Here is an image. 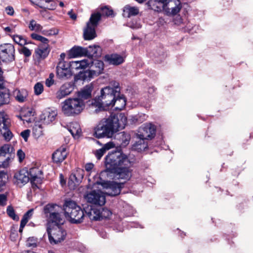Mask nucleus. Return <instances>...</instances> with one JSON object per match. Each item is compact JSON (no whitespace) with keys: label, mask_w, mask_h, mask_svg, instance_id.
I'll use <instances>...</instances> for the list:
<instances>
[{"label":"nucleus","mask_w":253,"mask_h":253,"mask_svg":"<svg viewBox=\"0 0 253 253\" xmlns=\"http://www.w3.org/2000/svg\"><path fill=\"white\" fill-rule=\"evenodd\" d=\"M62 113L67 117H75L80 114L85 108L84 103L79 98L70 97L61 104Z\"/></svg>","instance_id":"4"},{"label":"nucleus","mask_w":253,"mask_h":253,"mask_svg":"<svg viewBox=\"0 0 253 253\" xmlns=\"http://www.w3.org/2000/svg\"><path fill=\"white\" fill-rule=\"evenodd\" d=\"M78 61L80 63L82 69H84L87 67H89L90 63V61H89L88 59L78 60Z\"/></svg>","instance_id":"49"},{"label":"nucleus","mask_w":253,"mask_h":253,"mask_svg":"<svg viewBox=\"0 0 253 253\" xmlns=\"http://www.w3.org/2000/svg\"><path fill=\"white\" fill-rule=\"evenodd\" d=\"M33 112L31 109H27L22 110L20 115L17 117L23 122L31 123L33 121Z\"/></svg>","instance_id":"31"},{"label":"nucleus","mask_w":253,"mask_h":253,"mask_svg":"<svg viewBox=\"0 0 253 253\" xmlns=\"http://www.w3.org/2000/svg\"><path fill=\"white\" fill-rule=\"evenodd\" d=\"M85 48L86 50V56L89 58L97 57L101 54V49L98 45H90Z\"/></svg>","instance_id":"29"},{"label":"nucleus","mask_w":253,"mask_h":253,"mask_svg":"<svg viewBox=\"0 0 253 253\" xmlns=\"http://www.w3.org/2000/svg\"><path fill=\"white\" fill-rule=\"evenodd\" d=\"M73 91V87L69 84H63L56 92V97L61 99L69 95Z\"/></svg>","instance_id":"27"},{"label":"nucleus","mask_w":253,"mask_h":253,"mask_svg":"<svg viewBox=\"0 0 253 253\" xmlns=\"http://www.w3.org/2000/svg\"><path fill=\"white\" fill-rule=\"evenodd\" d=\"M89 70L79 74L80 78L84 81H89L94 77L102 73L104 69L103 62L99 60H90Z\"/></svg>","instance_id":"8"},{"label":"nucleus","mask_w":253,"mask_h":253,"mask_svg":"<svg viewBox=\"0 0 253 253\" xmlns=\"http://www.w3.org/2000/svg\"><path fill=\"white\" fill-rule=\"evenodd\" d=\"M6 211L8 216L13 220H18L19 219V217L15 214L14 210L12 207L8 206L7 208Z\"/></svg>","instance_id":"45"},{"label":"nucleus","mask_w":253,"mask_h":253,"mask_svg":"<svg viewBox=\"0 0 253 253\" xmlns=\"http://www.w3.org/2000/svg\"><path fill=\"white\" fill-rule=\"evenodd\" d=\"M28 176L32 185L38 187L37 184H40L42 181V171L38 168H31L28 171Z\"/></svg>","instance_id":"17"},{"label":"nucleus","mask_w":253,"mask_h":253,"mask_svg":"<svg viewBox=\"0 0 253 253\" xmlns=\"http://www.w3.org/2000/svg\"><path fill=\"white\" fill-rule=\"evenodd\" d=\"M86 50L85 48L81 46H74L69 51V55L71 57L86 56Z\"/></svg>","instance_id":"32"},{"label":"nucleus","mask_w":253,"mask_h":253,"mask_svg":"<svg viewBox=\"0 0 253 253\" xmlns=\"http://www.w3.org/2000/svg\"><path fill=\"white\" fill-rule=\"evenodd\" d=\"M15 48L10 43L0 45V58L3 61L9 62L14 60Z\"/></svg>","instance_id":"13"},{"label":"nucleus","mask_w":253,"mask_h":253,"mask_svg":"<svg viewBox=\"0 0 253 253\" xmlns=\"http://www.w3.org/2000/svg\"><path fill=\"white\" fill-rule=\"evenodd\" d=\"M29 28L30 30L35 31H40L42 29V26L40 24L37 23L34 20L30 21Z\"/></svg>","instance_id":"41"},{"label":"nucleus","mask_w":253,"mask_h":253,"mask_svg":"<svg viewBox=\"0 0 253 253\" xmlns=\"http://www.w3.org/2000/svg\"><path fill=\"white\" fill-rule=\"evenodd\" d=\"M4 30L6 32H11L12 30L9 27H7L4 28Z\"/></svg>","instance_id":"63"},{"label":"nucleus","mask_w":253,"mask_h":253,"mask_svg":"<svg viewBox=\"0 0 253 253\" xmlns=\"http://www.w3.org/2000/svg\"><path fill=\"white\" fill-rule=\"evenodd\" d=\"M105 59L110 64L119 65L124 62L125 57L119 54H113L106 55Z\"/></svg>","instance_id":"28"},{"label":"nucleus","mask_w":253,"mask_h":253,"mask_svg":"<svg viewBox=\"0 0 253 253\" xmlns=\"http://www.w3.org/2000/svg\"><path fill=\"white\" fill-rule=\"evenodd\" d=\"M84 198L88 203L95 205L103 206L106 202L105 194L99 190H94L87 193Z\"/></svg>","instance_id":"11"},{"label":"nucleus","mask_w":253,"mask_h":253,"mask_svg":"<svg viewBox=\"0 0 253 253\" xmlns=\"http://www.w3.org/2000/svg\"><path fill=\"white\" fill-rule=\"evenodd\" d=\"M30 180V176H28V170L26 169H22L16 172L14 175V182L18 185H23Z\"/></svg>","instance_id":"18"},{"label":"nucleus","mask_w":253,"mask_h":253,"mask_svg":"<svg viewBox=\"0 0 253 253\" xmlns=\"http://www.w3.org/2000/svg\"><path fill=\"white\" fill-rule=\"evenodd\" d=\"M120 94L119 83L114 82L113 87L106 86L100 90V95L90 101L89 105L95 108L97 113L106 110L113 103L115 98Z\"/></svg>","instance_id":"3"},{"label":"nucleus","mask_w":253,"mask_h":253,"mask_svg":"<svg viewBox=\"0 0 253 253\" xmlns=\"http://www.w3.org/2000/svg\"><path fill=\"white\" fill-rule=\"evenodd\" d=\"M66 56V54L64 53H62L60 55L59 63L62 62L63 65L65 64L64 59Z\"/></svg>","instance_id":"60"},{"label":"nucleus","mask_w":253,"mask_h":253,"mask_svg":"<svg viewBox=\"0 0 253 253\" xmlns=\"http://www.w3.org/2000/svg\"><path fill=\"white\" fill-rule=\"evenodd\" d=\"M17 157H18L19 162H22L25 158V153L21 150H19L17 153Z\"/></svg>","instance_id":"56"},{"label":"nucleus","mask_w":253,"mask_h":253,"mask_svg":"<svg viewBox=\"0 0 253 253\" xmlns=\"http://www.w3.org/2000/svg\"><path fill=\"white\" fill-rule=\"evenodd\" d=\"M70 67L72 69H75V70L82 69L78 60L72 61L70 62Z\"/></svg>","instance_id":"50"},{"label":"nucleus","mask_w":253,"mask_h":253,"mask_svg":"<svg viewBox=\"0 0 253 253\" xmlns=\"http://www.w3.org/2000/svg\"><path fill=\"white\" fill-rule=\"evenodd\" d=\"M48 44H40L35 49V54L36 57L39 59H43L46 58L49 53Z\"/></svg>","instance_id":"24"},{"label":"nucleus","mask_w":253,"mask_h":253,"mask_svg":"<svg viewBox=\"0 0 253 253\" xmlns=\"http://www.w3.org/2000/svg\"><path fill=\"white\" fill-rule=\"evenodd\" d=\"M33 3L40 7L49 10H54L56 7V3L54 0H30Z\"/></svg>","instance_id":"23"},{"label":"nucleus","mask_w":253,"mask_h":253,"mask_svg":"<svg viewBox=\"0 0 253 253\" xmlns=\"http://www.w3.org/2000/svg\"><path fill=\"white\" fill-rule=\"evenodd\" d=\"M56 70L57 76L59 79L65 80L71 76L70 69L68 65H63L62 62L58 63Z\"/></svg>","instance_id":"21"},{"label":"nucleus","mask_w":253,"mask_h":253,"mask_svg":"<svg viewBox=\"0 0 253 253\" xmlns=\"http://www.w3.org/2000/svg\"><path fill=\"white\" fill-rule=\"evenodd\" d=\"M7 179V175L6 172L3 170L0 171V185L3 186Z\"/></svg>","instance_id":"47"},{"label":"nucleus","mask_w":253,"mask_h":253,"mask_svg":"<svg viewBox=\"0 0 253 253\" xmlns=\"http://www.w3.org/2000/svg\"><path fill=\"white\" fill-rule=\"evenodd\" d=\"M61 210V208L56 204H48L44 207V212L48 219L47 226L49 224L52 226L54 224L60 225L63 223L60 213Z\"/></svg>","instance_id":"6"},{"label":"nucleus","mask_w":253,"mask_h":253,"mask_svg":"<svg viewBox=\"0 0 253 253\" xmlns=\"http://www.w3.org/2000/svg\"><path fill=\"white\" fill-rule=\"evenodd\" d=\"M105 166L117 179L128 180L131 176V162L126 155L119 151L109 153L106 156Z\"/></svg>","instance_id":"1"},{"label":"nucleus","mask_w":253,"mask_h":253,"mask_svg":"<svg viewBox=\"0 0 253 253\" xmlns=\"http://www.w3.org/2000/svg\"><path fill=\"white\" fill-rule=\"evenodd\" d=\"M94 166L92 163H87L85 165L84 169L89 174H90L94 168Z\"/></svg>","instance_id":"55"},{"label":"nucleus","mask_w":253,"mask_h":253,"mask_svg":"<svg viewBox=\"0 0 253 253\" xmlns=\"http://www.w3.org/2000/svg\"><path fill=\"white\" fill-rule=\"evenodd\" d=\"M43 91V85L41 83H37L34 86V92L36 95L41 94Z\"/></svg>","instance_id":"46"},{"label":"nucleus","mask_w":253,"mask_h":253,"mask_svg":"<svg viewBox=\"0 0 253 253\" xmlns=\"http://www.w3.org/2000/svg\"><path fill=\"white\" fill-rule=\"evenodd\" d=\"M5 11L8 15H13L14 12L12 6H7L5 8Z\"/></svg>","instance_id":"58"},{"label":"nucleus","mask_w":253,"mask_h":253,"mask_svg":"<svg viewBox=\"0 0 253 253\" xmlns=\"http://www.w3.org/2000/svg\"><path fill=\"white\" fill-rule=\"evenodd\" d=\"M27 222H28L27 221H26V220H24L22 218L21 220V223H20V227H21V228H23Z\"/></svg>","instance_id":"62"},{"label":"nucleus","mask_w":253,"mask_h":253,"mask_svg":"<svg viewBox=\"0 0 253 253\" xmlns=\"http://www.w3.org/2000/svg\"><path fill=\"white\" fill-rule=\"evenodd\" d=\"M6 197L4 194H0V205L4 206L6 204Z\"/></svg>","instance_id":"57"},{"label":"nucleus","mask_w":253,"mask_h":253,"mask_svg":"<svg viewBox=\"0 0 253 253\" xmlns=\"http://www.w3.org/2000/svg\"><path fill=\"white\" fill-rule=\"evenodd\" d=\"M12 38L15 43L24 46L28 44V42L25 38L23 36L18 35H14L12 36Z\"/></svg>","instance_id":"40"},{"label":"nucleus","mask_w":253,"mask_h":253,"mask_svg":"<svg viewBox=\"0 0 253 253\" xmlns=\"http://www.w3.org/2000/svg\"><path fill=\"white\" fill-rule=\"evenodd\" d=\"M100 220L108 218L112 214L111 211L106 208H100Z\"/></svg>","instance_id":"44"},{"label":"nucleus","mask_w":253,"mask_h":253,"mask_svg":"<svg viewBox=\"0 0 253 253\" xmlns=\"http://www.w3.org/2000/svg\"><path fill=\"white\" fill-rule=\"evenodd\" d=\"M68 130L75 138H78L82 133L80 126L77 122L72 123L70 125Z\"/></svg>","instance_id":"33"},{"label":"nucleus","mask_w":253,"mask_h":253,"mask_svg":"<svg viewBox=\"0 0 253 253\" xmlns=\"http://www.w3.org/2000/svg\"><path fill=\"white\" fill-rule=\"evenodd\" d=\"M100 20V14L93 13L91 14L89 21L84 30L83 36L85 40H91L96 37L95 28Z\"/></svg>","instance_id":"9"},{"label":"nucleus","mask_w":253,"mask_h":253,"mask_svg":"<svg viewBox=\"0 0 253 253\" xmlns=\"http://www.w3.org/2000/svg\"><path fill=\"white\" fill-rule=\"evenodd\" d=\"M19 51L21 53L24 54L26 57H29L31 55V51L26 47L22 46Z\"/></svg>","instance_id":"48"},{"label":"nucleus","mask_w":253,"mask_h":253,"mask_svg":"<svg viewBox=\"0 0 253 253\" xmlns=\"http://www.w3.org/2000/svg\"><path fill=\"white\" fill-rule=\"evenodd\" d=\"M156 127L152 124H146L141 126L138 129L137 138H152L154 137Z\"/></svg>","instance_id":"14"},{"label":"nucleus","mask_w":253,"mask_h":253,"mask_svg":"<svg viewBox=\"0 0 253 253\" xmlns=\"http://www.w3.org/2000/svg\"><path fill=\"white\" fill-rule=\"evenodd\" d=\"M31 37L34 40L41 42L40 44H48V40L42 36L33 33L31 34Z\"/></svg>","instance_id":"43"},{"label":"nucleus","mask_w":253,"mask_h":253,"mask_svg":"<svg viewBox=\"0 0 253 253\" xmlns=\"http://www.w3.org/2000/svg\"><path fill=\"white\" fill-rule=\"evenodd\" d=\"M54 77V75L52 73L49 74V79H51V80H53V78Z\"/></svg>","instance_id":"64"},{"label":"nucleus","mask_w":253,"mask_h":253,"mask_svg":"<svg viewBox=\"0 0 253 253\" xmlns=\"http://www.w3.org/2000/svg\"><path fill=\"white\" fill-rule=\"evenodd\" d=\"M2 73L0 69V106L3 104L8 103L10 100L9 93L6 89L1 88L3 81Z\"/></svg>","instance_id":"26"},{"label":"nucleus","mask_w":253,"mask_h":253,"mask_svg":"<svg viewBox=\"0 0 253 253\" xmlns=\"http://www.w3.org/2000/svg\"><path fill=\"white\" fill-rule=\"evenodd\" d=\"M47 232L49 241L52 245H56L62 242L65 240L67 235L66 231L58 224H54L52 226V225L49 224L47 226Z\"/></svg>","instance_id":"7"},{"label":"nucleus","mask_w":253,"mask_h":253,"mask_svg":"<svg viewBox=\"0 0 253 253\" xmlns=\"http://www.w3.org/2000/svg\"><path fill=\"white\" fill-rule=\"evenodd\" d=\"M128 26L131 29H137L140 28L141 27V25L139 22L135 21H132L128 23Z\"/></svg>","instance_id":"52"},{"label":"nucleus","mask_w":253,"mask_h":253,"mask_svg":"<svg viewBox=\"0 0 253 253\" xmlns=\"http://www.w3.org/2000/svg\"><path fill=\"white\" fill-rule=\"evenodd\" d=\"M138 138L139 140L137 141L133 146V149L139 152L145 151L148 147L147 143L145 142L146 139Z\"/></svg>","instance_id":"39"},{"label":"nucleus","mask_w":253,"mask_h":253,"mask_svg":"<svg viewBox=\"0 0 253 253\" xmlns=\"http://www.w3.org/2000/svg\"><path fill=\"white\" fill-rule=\"evenodd\" d=\"M26 246L28 247H35L37 246L36 241L33 238H29L26 241Z\"/></svg>","instance_id":"51"},{"label":"nucleus","mask_w":253,"mask_h":253,"mask_svg":"<svg viewBox=\"0 0 253 253\" xmlns=\"http://www.w3.org/2000/svg\"><path fill=\"white\" fill-rule=\"evenodd\" d=\"M14 157V149L9 144L0 147V167L7 168Z\"/></svg>","instance_id":"10"},{"label":"nucleus","mask_w":253,"mask_h":253,"mask_svg":"<svg viewBox=\"0 0 253 253\" xmlns=\"http://www.w3.org/2000/svg\"><path fill=\"white\" fill-rule=\"evenodd\" d=\"M92 85L88 84L84 86L80 91H78L77 98H79L83 101L85 107V103L87 102L86 100L91 97V92L92 90Z\"/></svg>","instance_id":"20"},{"label":"nucleus","mask_w":253,"mask_h":253,"mask_svg":"<svg viewBox=\"0 0 253 253\" xmlns=\"http://www.w3.org/2000/svg\"><path fill=\"white\" fill-rule=\"evenodd\" d=\"M126 123V117L124 114L111 115L100 121L95 128L94 135L98 138L112 137L114 132L123 129Z\"/></svg>","instance_id":"2"},{"label":"nucleus","mask_w":253,"mask_h":253,"mask_svg":"<svg viewBox=\"0 0 253 253\" xmlns=\"http://www.w3.org/2000/svg\"><path fill=\"white\" fill-rule=\"evenodd\" d=\"M84 177V171L82 169L77 170L75 173H72L69 179L68 184L71 188L74 189L78 185Z\"/></svg>","instance_id":"22"},{"label":"nucleus","mask_w":253,"mask_h":253,"mask_svg":"<svg viewBox=\"0 0 253 253\" xmlns=\"http://www.w3.org/2000/svg\"><path fill=\"white\" fill-rule=\"evenodd\" d=\"M139 13V9L136 7L126 5L124 8L123 16L126 17H129L131 16H134Z\"/></svg>","instance_id":"36"},{"label":"nucleus","mask_w":253,"mask_h":253,"mask_svg":"<svg viewBox=\"0 0 253 253\" xmlns=\"http://www.w3.org/2000/svg\"><path fill=\"white\" fill-rule=\"evenodd\" d=\"M147 4L150 9L155 11H164L165 3L162 2L161 0H149Z\"/></svg>","instance_id":"30"},{"label":"nucleus","mask_w":253,"mask_h":253,"mask_svg":"<svg viewBox=\"0 0 253 253\" xmlns=\"http://www.w3.org/2000/svg\"><path fill=\"white\" fill-rule=\"evenodd\" d=\"M54 80H51V79H47L45 81V84L47 86L50 87L53 84Z\"/></svg>","instance_id":"59"},{"label":"nucleus","mask_w":253,"mask_h":253,"mask_svg":"<svg viewBox=\"0 0 253 253\" xmlns=\"http://www.w3.org/2000/svg\"><path fill=\"white\" fill-rule=\"evenodd\" d=\"M86 213L90 220H100V209L91 208L89 211H86Z\"/></svg>","instance_id":"38"},{"label":"nucleus","mask_w":253,"mask_h":253,"mask_svg":"<svg viewBox=\"0 0 253 253\" xmlns=\"http://www.w3.org/2000/svg\"><path fill=\"white\" fill-rule=\"evenodd\" d=\"M33 212V210L31 209L29 210L26 213L24 214L23 217V219L28 221L31 217L32 216Z\"/></svg>","instance_id":"54"},{"label":"nucleus","mask_w":253,"mask_h":253,"mask_svg":"<svg viewBox=\"0 0 253 253\" xmlns=\"http://www.w3.org/2000/svg\"><path fill=\"white\" fill-rule=\"evenodd\" d=\"M115 146V144L113 142H110L107 143L102 148L97 150L95 152V155L98 159H100L107 150L112 148Z\"/></svg>","instance_id":"37"},{"label":"nucleus","mask_w":253,"mask_h":253,"mask_svg":"<svg viewBox=\"0 0 253 253\" xmlns=\"http://www.w3.org/2000/svg\"><path fill=\"white\" fill-rule=\"evenodd\" d=\"M15 99L19 102H24L26 100L28 95L27 90L22 89L21 90H15L14 92Z\"/></svg>","instance_id":"35"},{"label":"nucleus","mask_w":253,"mask_h":253,"mask_svg":"<svg viewBox=\"0 0 253 253\" xmlns=\"http://www.w3.org/2000/svg\"><path fill=\"white\" fill-rule=\"evenodd\" d=\"M182 7L179 0H170L165 3L164 12L169 16L177 14Z\"/></svg>","instance_id":"16"},{"label":"nucleus","mask_w":253,"mask_h":253,"mask_svg":"<svg viewBox=\"0 0 253 253\" xmlns=\"http://www.w3.org/2000/svg\"><path fill=\"white\" fill-rule=\"evenodd\" d=\"M68 15L70 16V18L73 20H75L77 18L76 14L73 13L72 11H70L68 12Z\"/></svg>","instance_id":"61"},{"label":"nucleus","mask_w":253,"mask_h":253,"mask_svg":"<svg viewBox=\"0 0 253 253\" xmlns=\"http://www.w3.org/2000/svg\"><path fill=\"white\" fill-rule=\"evenodd\" d=\"M57 112L50 108L45 109L40 116V120L44 124H49L55 119Z\"/></svg>","instance_id":"19"},{"label":"nucleus","mask_w":253,"mask_h":253,"mask_svg":"<svg viewBox=\"0 0 253 253\" xmlns=\"http://www.w3.org/2000/svg\"><path fill=\"white\" fill-rule=\"evenodd\" d=\"M96 13L100 14V17L101 16H112L114 15L113 10L110 9L107 6H105L101 8V13L97 12Z\"/></svg>","instance_id":"42"},{"label":"nucleus","mask_w":253,"mask_h":253,"mask_svg":"<svg viewBox=\"0 0 253 253\" xmlns=\"http://www.w3.org/2000/svg\"><path fill=\"white\" fill-rule=\"evenodd\" d=\"M65 215L72 223H79L83 221L84 211L72 201H67L64 206Z\"/></svg>","instance_id":"5"},{"label":"nucleus","mask_w":253,"mask_h":253,"mask_svg":"<svg viewBox=\"0 0 253 253\" xmlns=\"http://www.w3.org/2000/svg\"><path fill=\"white\" fill-rule=\"evenodd\" d=\"M98 184H101L103 187H106L107 191L106 194L111 196H115L120 194L123 183H117L114 181L100 183L96 182Z\"/></svg>","instance_id":"15"},{"label":"nucleus","mask_w":253,"mask_h":253,"mask_svg":"<svg viewBox=\"0 0 253 253\" xmlns=\"http://www.w3.org/2000/svg\"><path fill=\"white\" fill-rule=\"evenodd\" d=\"M67 156L66 148L60 147L52 154V159L54 163H60L63 162Z\"/></svg>","instance_id":"25"},{"label":"nucleus","mask_w":253,"mask_h":253,"mask_svg":"<svg viewBox=\"0 0 253 253\" xmlns=\"http://www.w3.org/2000/svg\"><path fill=\"white\" fill-rule=\"evenodd\" d=\"M10 121L4 112H0V132L6 141H9L12 137V134L8 128Z\"/></svg>","instance_id":"12"},{"label":"nucleus","mask_w":253,"mask_h":253,"mask_svg":"<svg viewBox=\"0 0 253 253\" xmlns=\"http://www.w3.org/2000/svg\"><path fill=\"white\" fill-rule=\"evenodd\" d=\"M126 100L125 97L123 96H120V93L118 97H116L113 101V103L111 107L115 106L116 110H121L126 106Z\"/></svg>","instance_id":"34"},{"label":"nucleus","mask_w":253,"mask_h":253,"mask_svg":"<svg viewBox=\"0 0 253 253\" xmlns=\"http://www.w3.org/2000/svg\"><path fill=\"white\" fill-rule=\"evenodd\" d=\"M30 133V130L29 129L25 130L21 132V136L23 138L25 141L27 142L28 141Z\"/></svg>","instance_id":"53"}]
</instances>
